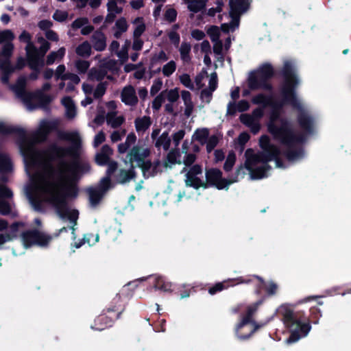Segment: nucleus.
<instances>
[{
	"label": "nucleus",
	"mask_w": 351,
	"mask_h": 351,
	"mask_svg": "<svg viewBox=\"0 0 351 351\" xmlns=\"http://www.w3.org/2000/svg\"><path fill=\"white\" fill-rule=\"evenodd\" d=\"M130 165L128 169H120L118 173L114 175V178L116 184H124L130 182L136 177V166L134 164Z\"/></svg>",
	"instance_id": "2eb2a0df"
},
{
	"label": "nucleus",
	"mask_w": 351,
	"mask_h": 351,
	"mask_svg": "<svg viewBox=\"0 0 351 351\" xmlns=\"http://www.w3.org/2000/svg\"><path fill=\"white\" fill-rule=\"evenodd\" d=\"M189 11L197 13L206 8L208 0H184Z\"/></svg>",
	"instance_id": "cd10ccee"
},
{
	"label": "nucleus",
	"mask_w": 351,
	"mask_h": 351,
	"mask_svg": "<svg viewBox=\"0 0 351 351\" xmlns=\"http://www.w3.org/2000/svg\"><path fill=\"white\" fill-rule=\"evenodd\" d=\"M245 156L246 157L245 162L247 165H257L258 163L269 165L268 162L272 161L273 152L263 150L255 154L252 149L249 148L245 151Z\"/></svg>",
	"instance_id": "9b49d317"
},
{
	"label": "nucleus",
	"mask_w": 351,
	"mask_h": 351,
	"mask_svg": "<svg viewBox=\"0 0 351 351\" xmlns=\"http://www.w3.org/2000/svg\"><path fill=\"white\" fill-rule=\"evenodd\" d=\"M165 92H161L157 95L152 101V108L154 110H159L162 106V103L165 102Z\"/></svg>",
	"instance_id": "6e6d98bb"
},
{
	"label": "nucleus",
	"mask_w": 351,
	"mask_h": 351,
	"mask_svg": "<svg viewBox=\"0 0 351 351\" xmlns=\"http://www.w3.org/2000/svg\"><path fill=\"white\" fill-rule=\"evenodd\" d=\"M184 135V130H180L179 131L176 132L173 134L172 140L175 147H177L180 145V143L183 139Z\"/></svg>",
	"instance_id": "338daca9"
},
{
	"label": "nucleus",
	"mask_w": 351,
	"mask_h": 351,
	"mask_svg": "<svg viewBox=\"0 0 351 351\" xmlns=\"http://www.w3.org/2000/svg\"><path fill=\"white\" fill-rule=\"evenodd\" d=\"M118 319L109 313L102 311V313L97 316L95 320L94 324L91 328L96 330H103L106 328L112 326L114 322Z\"/></svg>",
	"instance_id": "4468645a"
},
{
	"label": "nucleus",
	"mask_w": 351,
	"mask_h": 351,
	"mask_svg": "<svg viewBox=\"0 0 351 351\" xmlns=\"http://www.w3.org/2000/svg\"><path fill=\"white\" fill-rule=\"evenodd\" d=\"M275 75L273 66L268 62L263 63L250 74L247 80L248 87L252 90L261 89L272 93L274 86L269 80Z\"/></svg>",
	"instance_id": "39448f33"
},
{
	"label": "nucleus",
	"mask_w": 351,
	"mask_h": 351,
	"mask_svg": "<svg viewBox=\"0 0 351 351\" xmlns=\"http://www.w3.org/2000/svg\"><path fill=\"white\" fill-rule=\"evenodd\" d=\"M277 74L283 78L281 99H276L272 94L258 93L252 98V103L271 108L267 130L275 140L288 146L304 143L308 135L314 134L316 121L297 97L299 79L295 66L291 60H285Z\"/></svg>",
	"instance_id": "f257e3e1"
},
{
	"label": "nucleus",
	"mask_w": 351,
	"mask_h": 351,
	"mask_svg": "<svg viewBox=\"0 0 351 351\" xmlns=\"http://www.w3.org/2000/svg\"><path fill=\"white\" fill-rule=\"evenodd\" d=\"M95 187L106 195L109 190L114 187V184L112 182L111 178L104 176L101 178Z\"/></svg>",
	"instance_id": "2f4dec72"
},
{
	"label": "nucleus",
	"mask_w": 351,
	"mask_h": 351,
	"mask_svg": "<svg viewBox=\"0 0 351 351\" xmlns=\"http://www.w3.org/2000/svg\"><path fill=\"white\" fill-rule=\"evenodd\" d=\"M240 121L246 125L247 127L251 126L252 124L256 121L252 116V114H242L239 117Z\"/></svg>",
	"instance_id": "69168bd1"
},
{
	"label": "nucleus",
	"mask_w": 351,
	"mask_h": 351,
	"mask_svg": "<svg viewBox=\"0 0 351 351\" xmlns=\"http://www.w3.org/2000/svg\"><path fill=\"white\" fill-rule=\"evenodd\" d=\"M38 129L49 136L52 132L58 129V123L56 121L43 120Z\"/></svg>",
	"instance_id": "4c0bfd02"
},
{
	"label": "nucleus",
	"mask_w": 351,
	"mask_h": 351,
	"mask_svg": "<svg viewBox=\"0 0 351 351\" xmlns=\"http://www.w3.org/2000/svg\"><path fill=\"white\" fill-rule=\"evenodd\" d=\"M202 173V167L199 164L191 166L186 173L185 184L186 186L192 187L196 190L200 188L201 179L197 177Z\"/></svg>",
	"instance_id": "ddd939ff"
},
{
	"label": "nucleus",
	"mask_w": 351,
	"mask_h": 351,
	"mask_svg": "<svg viewBox=\"0 0 351 351\" xmlns=\"http://www.w3.org/2000/svg\"><path fill=\"white\" fill-rule=\"evenodd\" d=\"M193 136L196 141L204 143L209 136V131L207 128L197 129Z\"/></svg>",
	"instance_id": "09e8293b"
},
{
	"label": "nucleus",
	"mask_w": 351,
	"mask_h": 351,
	"mask_svg": "<svg viewBox=\"0 0 351 351\" xmlns=\"http://www.w3.org/2000/svg\"><path fill=\"white\" fill-rule=\"evenodd\" d=\"M171 145V138L169 136V132L165 131L158 138L155 143V146L157 148L162 147L164 150H169Z\"/></svg>",
	"instance_id": "c9c22d12"
},
{
	"label": "nucleus",
	"mask_w": 351,
	"mask_h": 351,
	"mask_svg": "<svg viewBox=\"0 0 351 351\" xmlns=\"http://www.w3.org/2000/svg\"><path fill=\"white\" fill-rule=\"evenodd\" d=\"M262 301L259 300L247 306L245 315L235 327V332L241 340L249 339L260 327L253 319V316L258 310Z\"/></svg>",
	"instance_id": "423d86ee"
},
{
	"label": "nucleus",
	"mask_w": 351,
	"mask_h": 351,
	"mask_svg": "<svg viewBox=\"0 0 351 351\" xmlns=\"http://www.w3.org/2000/svg\"><path fill=\"white\" fill-rule=\"evenodd\" d=\"M14 50V45L12 44V41H8L2 47L1 51L0 53L1 56H3L5 58L3 60H8L10 61V58L12 55Z\"/></svg>",
	"instance_id": "c03bdc74"
},
{
	"label": "nucleus",
	"mask_w": 351,
	"mask_h": 351,
	"mask_svg": "<svg viewBox=\"0 0 351 351\" xmlns=\"http://www.w3.org/2000/svg\"><path fill=\"white\" fill-rule=\"evenodd\" d=\"M115 26L118 30H119V34L125 32L128 29V23L126 19L123 17L119 19L116 23Z\"/></svg>",
	"instance_id": "e2e57ef3"
},
{
	"label": "nucleus",
	"mask_w": 351,
	"mask_h": 351,
	"mask_svg": "<svg viewBox=\"0 0 351 351\" xmlns=\"http://www.w3.org/2000/svg\"><path fill=\"white\" fill-rule=\"evenodd\" d=\"M75 52L80 57L88 58L91 54V45L88 41H84L76 47Z\"/></svg>",
	"instance_id": "58836bf2"
},
{
	"label": "nucleus",
	"mask_w": 351,
	"mask_h": 351,
	"mask_svg": "<svg viewBox=\"0 0 351 351\" xmlns=\"http://www.w3.org/2000/svg\"><path fill=\"white\" fill-rule=\"evenodd\" d=\"M176 69V64L173 60L169 61L162 68V73L166 77H169Z\"/></svg>",
	"instance_id": "864d4df0"
},
{
	"label": "nucleus",
	"mask_w": 351,
	"mask_h": 351,
	"mask_svg": "<svg viewBox=\"0 0 351 351\" xmlns=\"http://www.w3.org/2000/svg\"><path fill=\"white\" fill-rule=\"evenodd\" d=\"M106 165L108 168L106 171L105 176L112 178V176H114V173L118 169V162L114 160H111Z\"/></svg>",
	"instance_id": "bf43d9fd"
},
{
	"label": "nucleus",
	"mask_w": 351,
	"mask_h": 351,
	"mask_svg": "<svg viewBox=\"0 0 351 351\" xmlns=\"http://www.w3.org/2000/svg\"><path fill=\"white\" fill-rule=\"evenodd\" d=\"M150 155V150L148 148H143L140 145H134L130 150L127 158L130 164L136 162V167L141 168L143 173L149 171L152 167V162L146 158Z\"/></svg>",
	"instance_id": "0eeeda50"
},
{
	"label": "nucleus",
	"mask_w": 351,
	"mask_h": 351,
	"mask_svg": "<svg viewBox=\"0 0 351 351\" xmlns=\"http://www.w3.org/2000/svg\"><path fill=\"white\" fill-rule=\"evenodd\" d=\"M58 136L60 140L66 141L72 143L71 146L62 147L56 143L49 144L43 150V157L49 162L59 161L61 167L66 169L68 175L63 176V171H60L61 178L66 182L67 177L71 175L69 165L73 161H80L90 164L86 160L80 159L79 148L80 147V138L77 132H69L59 131Z\"/></svg>",
	"instance_id": "7ed1b4c3"
},
{
	"label": "nucleus",
	"mask_w": 351,
	"mask_h": 351,
	"mask_svg": "<svg viewBox=\"0 0 351 351\" xmlns=\"http://www.w3.org/2000/svg\"><path fill=\"white\" fill-rule=\"evenodd\" d=\"M0 134L5 135L19 134L20 136L23 138L25 136V129L18 126L7 125L3 122H0Z\"/></svg>",
	"instance_id": "bb28decb"
},
{
	"label": "nucleus",
	"mask_w": 351,
	"mask_h": 351,
	"mask_svg": "<svg viewBox=\"0 0 351 351\" xmlns=\"http://www.w3.org/2000/svg\"><path fill=\"white\" fill-rule=\"evenodd\" d=\"M180 82L185 87L189 88L191 90L195 89L193 83L192 82L190 75L187 73H183L179 77Z\"/></svg>",
	"instance_id": "052dcab7"
},
{
	"label": "nucleus",
	"mask_w": 351,
	"mask_h": 351,
	"mask_svg": "<svg viewBox=\"0 0 351 351\" xmlns=\"http://www.w3.org/2000/svg\"><path fill=\"white\" fill-rule=\"evenodd\" d=\"M252 0H230V12L243 14L250 8Z\"/></svg>",
	"instance_id": "aec40b11"
},
{
	"label": "nucleus",
	"mask_w": 351,
	"mask_h": 351,
	"mask_svg": "<svg viewBox=\"0 0 351 351\" xmlns=\"http://www.w3.org/2000/svg\"><path fill=\"white\" fill-rule=\"evenodd\" d=\"M29 201L36 211L44 212L43 202L38 197L30 195Z\"/></svg>",
	"instance_id": "603ef678"
},
{
	"label": "nucleus",
	"mask_w": 351,
	"mask_h": 351,
	"mask_svg": "<svg viewBox=\"0 0 351 351\" xmlns=\"http://www.w3.org/2000/svg\"><path fill=\"white\" fill-rule=\"evenodd\" d=\"M207 34L210 36L212 42L219 40L220 32L219 28L216 25H211L207 30Z\"/></svg>",
	"instance_id": "3c124183"
},
{
	"label": "nucleus",
	"mask_w": 351,
	"mask_h": 351,
	"mask_svg": "<svg viewBox=\"0 0 351 351\" xmlns=\"http://www.w3.org/2000/svg\"><path fill=\"white\" fill-rule=\"evenodd\" d=\"M32 94V97L29 99V102H27L26 104L29 108L34 107L33 100H37L41 107H47L53 99L51 95L45 94L43 90H36L33 92Z\"/></svg>",
	"instance_id": "6ab92c4d"
},
{
	"label": "nucleus",
	"mask_w": 351,
	"mask_h": 351,
	"mask_svg": "<svg viewBox=\"0 0 351 351\" xmlns=\"http://www.w3.org/2000/svg\"><path fill=\"white\" fill-rule=\"evenodd\" d=\"M180 156V153L178 149H171L167 155L166 160L164 162L165 167H169V163L171 165L182 163L181 160L178 159Z\"/></svg>",
	"instance_id": "473e14b6"
},
{
	"label": "nucleus",
	"mask_w": 351,
	"mask_h": 351,
	"mask_svg": "<svg viewBox=\"0 0 351 351\" xmlns=\"http://www.w3.org/2000/svg\"><path fill=\"white\" fill-rule=\"evenodd\" d=\"M282 320L291 334L287 339V343L298 341L301 335L306 336L311 329V325L307 322L305 313L302 311H294L287 306H282L280 311Z\"/></svg>",
	"instance_id": "20e7f679"
},
{
	"label": "nucleus",
	"mask_w": 351,
	"mask_h": 351,
	"mask_svg": "<svg viewBox=\"0 0 351 351\" xmlns=\"http://www.w3.org/2000/svg\"><path fill=\"white\" fill-rule=\"evenodd\" d=\"M235 280L234 279H228L226 280H223L222 282H219L209 287L208 291L210 295H215L219 292H221L225 289H227L230 287H232L235 285L234 283Z\"/></svg>",
	"instance_id": "393cba45"
},
{
	"label": "nucleus",
	"mask_w": 351,
	"mask_h": 351,
	"mask_svg": "<svg viewBox=\"0 0 351 351\" xmlns=\"http://www.w3.org/2000/svg\"><path fill=\"white\" fill-rule=\"evenodd\" d=\"M38 232L39 230L36 229L29 230L23 232L21 236L24 243L27 246L36 244L37 237L38 236Z\"/></svg>",
	"instance_id": "c85d7f7f"
},
{
	"label": "nucleus",
	"mask_w": 351,
	"mask_h": 351,
	"mask_svg": "<svg viewBox=\"0 0 351 351\" xmlns=\"http://www.w3.org/2000/svg\"><path fill=\"white\" fill-rule=\"evenodd\" d=\"M113 149L107 144L103 145L99 153L95 155V162L99 166H106L110 161Z\"/></svg>",
	"instance_id": "412c9836"
},
{
	"label": "nucleus",
	"mask_w": 351,
	"mask_h": 351,
	"mask_svg": "<svg viewBox=\"0 0 351 351\" xmlns=\"http://www.w3.org/2000/svg\"><path fill=\"white\" fill-rule=\"evenodd\" d=\"M71 175L67 177L66 183H49L46 193L49 195L47 199L62 219L67 218L76 225L79 213L77 210L70 212L68 198H76L79 193L78 182L85 174L91 170L90 164L80 161H73L70 165Z\"/></svg>",
	"instance_id": "f03ea898"
},
{
	"label": "nucleus",
	"mask_w": 351,
	"mask_h": 351,
	"mask_svg": "<svg viewBox=\"0 0 351 351\" xmlns=\"http://www.w3.org/2000/svg\"><path fill=\"white\" fill-rule=\"evenodd\" d=\"M86 193L88 196L90 205L93 208L97 206L105 195L95 186H89L86 188Z\"/></svg>",
	"instance_id": "4be33fe9"
},
{
	"label": "nucleus",
	"mask_w": 351,
	"mask_h": 351,
	"mask_svg": "<svg viewBox=\"0 0 351 351\" xmlns=\"http://www.w3.org/2000/svg\"><path fill=\"white\" fill-rule=\"evenodd\" d=\"M236 161V156L234 153H230L223 165V169L225 171H230L232 170Z\"/></svg>",
	"instance_id": "4d7b16f0"
},
{
	"label": "nucleus",
	"mask_w": 351,
	"mask_h": 351,
	"mask_svg": "<svg viewBox=\"0 0 351 351\" xmlns=\"http://www.w3.org/2000/svg\"><path fill=\"white\" fill-rule=\"evenodd\" d=\"M12 169V163L10 158L5 154L0 153V173H8Z\"/></svg>",
	"instance_id": "e433bc0d"
},
{
	"label": "nucleus",
	"mask_w": 351,
	"mask_h": 351,
	"mask_svg": "<svg viewBox=\"0 0 351 351\" xmlns=\"http://www.w3.org/2000/svg\"><path fill=\"white\" fill-rule=\"evenodd\" d=\"M121 99L128 106H134L138 104V99L135 89L132 85L126 86L122 89Z\"/></svg>",
	"instance_id": "f3484780"
},
{
	"label": "nucleus",
	"mask_w": 351,
	"mask_h": 351,
	"mask_svg": "<svg viewBox=\"0 0 351 351\" xmlns=\"http://www.w3.org/2000/svg\"><path fill=\"white\" fill-rule=\"evenodd\" d=\"M88 19L86 17H80L76 19L71 24L73 29H79L88 24Z\"/></svg>",
	"instance_id": "774afa93"
},
{
	"label": "nucleus",
	"mask_w": 351,
	"mask_h": 351,
	"mask_svg": "<svg viewBox=\"0 0 351 351\" xmlns=\"http://www.w3.org/2000/svg\"><path fill=\"white\" fill-rule=\"evenodd\" d=\"M27 65L33 71L29 75V79L31 80H36L38 79V74L40 71L41 64L33 60L27 59Z\"/></svg>",
	"instance_id": "ea45409f"
},
{
	"label": "nucleus",
	"mask_w": 351,
	"mask_h": 351,
	"mask_svg": "<svg viewBox=\"0 0 351 351\" xmlns=\"http://www.w3.org/2000/svg\"><path fill=\"white\" fill-rule=\"evenodd\" d=\"M322 316L321 311L319 308L317 306H313L310 308V315L308 317H306L307 318V322L315 324H318L319 319L320 317Z\"/></svg>",
	"instance_id": "a18cd8bd"
},
{
	"label": "nucleus",
	"mask_w": 351,
	"mask_h": 351,
	"mask_svg": "<svg viewBox=\"0 0 351 351\" xmlns=\"http://www.w3.org/2000/svg\"><path fill=\"white\" fill-rule=\"evenodd\" d=\"M108 86L107 82H99L93 92V97L95 99L101 98L106 93Z\"/></svg>",
	"instance_id": "de8ad7c7"
},
{
	"label": "nucleus",
	"mask_w": 351,
	"mask_h": 351,
	"mask_svg": "<svg viewBox=\"0 0 351 351\" xmlns=\"http://www.w3.org/2000/svg\"><path fill=\"white\" fill-rule=\"evenodd\" d=\"M302 143H295L291 146L285 145L287 149L284 152V155L289 161L295 160L303 155L302 148L293 149L295 145Z\"/></svg>",
	"instance_id": "a878e982"
},
{
	"label": "nucleus",
	"mask_w": 351,
	"mask_h": 351,
	"mask_svg": "<svg viewBox=\"0 0 351 351\" xmlns=\"http://www.w3.org/2000/svg\"><path fill=\"white\" fill-rule=\"evenodd\" d=\"M153 285L156 289L161 290L165 292L171 291L172 284L166 281L164 277H155L153 280Z\"/></svg>",
	"instance_id": "c756f323"
},
{
	"label": "nucleus",
	"mask_w": 351,
	"mask_h": 351,
	"mask_svg": "<svg viewBox=\"0 0 351 351\" xmlns=\"http://www.w3.org/2000/svg\"><path fill=\"white\" fill-rule=\"evenodd\" d=\"M0 70L1 71V80L3 84H8L10 75L14 73L11 61L1 60L0 62Z\"/></svg>",
	"instance_id": "5701e85b"
},
{
	"label": "nucleus",
	"mask_w": 351,
	"mask_h": 351,
	"mask_svg": "<svg viewBox=\"0 0 351 351\" xmlns=\"http://www.w3.org/2000/svg\"><path fill=\"white\" fill-rule=\"evenodd\" d=\"M93 48L97 51H102L106 47L105 35L101 32H96L92 36Z\"/></svg>",
	"instance_id": "b1692460"
},
{
	"label": "nucleus",
	"mask_w": 351,
	"mask_h": 351,
	"mask_svg": "<svg viewBox=\"0 0 351 351\" xmlns=\"http://www.w3.org/2000/svg\"><path fill=\"white\" fill-rule=\"evenodd\" d=\"M14 38V33L10 29L0 31V44L12 41Z\"/></svg>",
	"instance_id": "5fc2aeb1"
},
{
	"label": "nucleus",
	"mask_w": 351,
	"mask_h": 351,
	"mask_svg": "<svg viewBox=\"0 0 351 351\" xmlns=\"http://www.w3.org/2000/svg\"><path fill=\"white\" fill-rule=\"evenodd\" d=\"M134 23H141L139 25H138L133 32V37L134 38H140L141 35L144 33L146 29L145 24L143 23V17H137L134 21Z\"/></svg>",
	"instance_id": "49530a36"
},
{
	"label": "nucleus",
	"mask_w": 351,
	"mask_h": 351,
	"mask_svg": "<svg viewBox=\"0 0 351 351\" xmlns=\"http://www.w3.org/2000/svg\"><path fill=\"white\" fill-rule=\"evenodd\" d=\"M27 80L25 77L20 76L17 79L16 85L14 87V92L25 104L29 102V99L33 95V92L27 91L25 89Z\"/></svg>",
	"instance_id": "dca6fc26"
},
{
	"label": "nucleus",
	"mask_w": 351,
	"mask_h": 351,
	"mask_svg": "<svg viewBox=\"0 0 351 351\" xmlns=\"http://www.w3.org/2000/svg\"><path fill=\"white\" fill-rule=\"evenodd\" d=\"M18 136L17 143L19 147L23 154L28 151L36 143H45L48 138V136L43 133L41 130L38 129L34 132L31 136L27 137L26 130H25V136L22 138L19 134H14Z\"/></svg>",
	"instance_id": "9d476101"
},
{
	"label": "nucleus",
	"mask_w": 351,
	"mask_h": 351,
	"mask_svg": "<svg viewBox=\"0 0 351 351\" xmlns=\"http://www.w3.org/2000/svg\"><path fill=\"white\" fill-rule=\"evenodd\" d=\"M126 289L123 287L112 300L108 306L104 309V312L109 313L117 319L121 317V315L125 309L129 296L125 294Z\"/></svg>",
	"instance_id": "1a4fd4ad"
},
{
	"label": "nucleus",
	"mask_w": 351,
	"mask_h": 351,
	"mask_svg": "<svg viewBox=\"0 0 351 351\" xmlns=\"http://www.w3.org/2000/svg\"><path fill=\"white\" fill-rule=\"evenodd\" d=\"M259 146L263 150L269 151L277 154L279 147L271 143L269 137L267 135H262L259 139Z\"/></svg>",
	"instance_id": "7c9ffc66"
},
{
	"label": "nucleus",
	"mask_w": 351,
	"mask_h": 351,
	"mask_svg": "<svg viewBox=\"0 0 351 351\" xmlns=\"http://www.w3.org/2000/svg\"><path fill=\"white\" fill-rule=\"evenodd\" d=\"M191 46L190 43L184 42L181 44L180 48V53L181 59L184 62H188L191 60L190 52H191Z\"/></svg>",
	"instance_id": "37998d69"
},
{
	"label": "nucleus",
	"mask_w": 351,
	"mask_h": 351,
	"mask_svg": "<svg viewBox=\"0 0 351 351\" xmlns=\"http://www.w3.org/2000/svg\"><path fill=\"white\" fill-rule=\"evenodd\" d=\"M19 39L20 42L27 43L25 47L26 51V56L30 53V50L32 48L36 50V46L32 42V36L31 34L27 32L26 30H23L20 34Z\"/></svg>",
	"instance_id": "f704fd0d"
},
{
	"label": "nucleus",
	"mask_w": 351,
	"mask_h": 351,
	"mask_svg": "<svg viewBox=\"0 0 351 351\" xmlns=\"http://www.w3.org/2000/svg\"><path fill=\"white\" fill-rule=\"evenodd\" d=\"M229 15L230 17L231 18V22L230 25L232 27V29L234 30V28L238 27L239 26L241 14L230 12Z\"/></svg>",
	"instance_id": "0e129e2a"
},
{
	"label": "nucleus",
	"mask_w": 351,
	"mask_h": 351,
	"mask_svg": "<svg viewBox=\"0 0 351 351\" xmlns=\"http://www.w3.org/2000/svg\"><path fill=\"white\" fill-rule=\"evenodd\" d=\"M90 66V62L87 60H78L75 62V67L80 74L85 73Z\"/></svg>",
	"instance_id": "13d9d810"
},
{
	"label": "nucleus",
	"mask_w": 351,
	"mask_h": 351,
	"mask_svg": "<svg viewBox=\"0 0 351 351\" xmlns=\"http://www.w3.org/2000/svg\"><path fill=\"white\" fill-rule=\"evenodd\" d=\"M255 165H247L245 162V167L250 171V177L252 180H260L267 177V171L271 169L269 165H263L260 167L253 168Z\"/></svg>",
	"instance_id": "a211bd4d"
},
{
	"label": "nucleus",
	"mask_w": 351,
	"mask_h": 351,
	"mask_svg": "<svg viewBox=\"0 0 351 351\" xmlns=\"http://www.w3.org/2000/svg\"><path fill=\"white\" fill-rule=\"evenodd\" d=\"M38 42L40 43L39 49L36 47V50L33 48L30 50V53L27 56V59L33 60L40 62L41 66L45 65L44 56L50 49V43L43 37L38 38Z\"/></svg>",
	"instance_id": "f8f14e48"
},
{
	"label": "nucleus",
	"mask_w": 351,
	"mask_h": 351,
	"mask_svg": "<svg viewBox=\"0 0 351 351\" xmlns=\"http://www.w3.org/2000/svg\"><path fill=\"white\" fill-rule=\"evenodd\" d=\"M177 11L174 8H169L165 12V19L169 23L176 21L177 18Z\"/></svg>",
	"instance_id": "680f3d73"
},
{
	"label": "nucleus",
	"mask_w": 351,
	"mask_h": 351,
	"mask_svg": "<svg viewBox=\"0 0 351 351\" xmlns=\"http://www.w3.org/2000/svg\"><path fill=\"white\" fill-rule=\"evenodd\" d=\"M206 182L201 180L200 188L208 189L215 186L219 190L228 189V186L237 182V180H228L222 178V172L217 168H211L206 171Z\"/></svg>",
	"instance_id": "6e6552de"
},
{
	"label": "nucleus",
	"mask_w": 351,
	"mask_h": 351,
	"mask_svg": "<svg viewBox=\"0 0 351 351\" xmlns=\"http://www.w3.org/2000/svg\"><path fill=\"white\" fill-rule=\"evenodd\" d=\"M168 59L169 57L166 53L163 50L160 51L159 53L154 54L150 58L149 69L154 68L160 62H165Z\"/></svg>",
	"instance_id": "a19ab883"
},
{
	"label": "nucleus",
	"mask_w": 351,
	"mask_h": 351,
	"mask_svg": "<svg viewBox=\"0 0 351 351\" xmlns=\"http://www.w3.org/2000/svg\"><path fill=\"white\" fill-rule=\"evenodd\" d=\"M65 48L60 47L57 51H51L47 57L46 64L51 65L54 63L56 60L62 59L65 55Z\"/></svg>",
	"instance_id": "79ce46f5"
},
{
	"label": "nucleus",
	"mask_w": 351,
	"mask_h": 351,
	"mask_svg": "<svg viewBox=\"0 0 351 351\" xmlns=\"http://www.w3.org/2000/svg\"><path fill=\"white\" fill-rule=\"evenodd\" d=\"M53 237L47 235L42 232H38V236L35 245H38L42 247L47 246L49 242L52 240Z\"/></svg>",
	"instance_id": "8fccbe9b"
},
{
	"label": "nucleus",
	"mask_w": 351,
	"mask_h": 351,
	"mask_svg": "<svg viewBox=\"0 0 351 351\" xmlns=\"http://www.w3.org/2000/svg\"><path fill=\"white\" fill-rule=\"evenodd\" d=\"M136 130L139 132L146 131L151 125L152 121L149 117L144 116L142 118H137L134 121Z\"/></svg>",
	"instance_id": "72a5a7b5"
}]
</instances>
